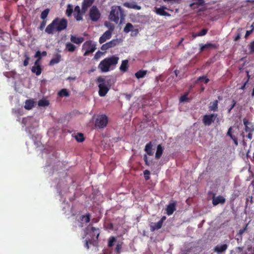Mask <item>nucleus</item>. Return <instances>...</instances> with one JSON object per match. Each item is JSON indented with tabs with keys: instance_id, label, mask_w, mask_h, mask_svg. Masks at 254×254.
<instances>
[{
	"instance_id": "473e14b6",
	"label": "nucleus",
	"mask_w": 254,
	"mask_h": 254,
	"mask_svg": "<svg viewBox=\"0 0 254 254\" xmlns=\"http://www.w3.org/2000/svg\"><path fill=\"white\" fill-rule=\"evenodd\" d=\"M118 42V39H113L109 42L106 43L109 48L114 47Z\"/></svg>"
},
{
	"instance_id": "c9c22d12",
	"label": "nucleus",
	"mask_w": 254,
	"mask_h": 254,
	"mask_svg": "<svg viewBox=\"0 0 254 254\" xmlns=\"http://www.w3.org/2000/svg\"><path fill=\"white\" fill-rule=\"evenodd\" d=\"M73 12L72 6L68 4L65 11V14L67 16H70Z\"/></svg>"
},
{
	"instance_id": "c756f323",
	"label": "nucleus",
	"mask_w": 254,
	"mask_h": 254,
	"mask_svg": "<svg viewBox=\"0 0 254 254\" xmlns=\"http://www.w3.org/2000/svg\"><path fill=\"white\" fill-rule=\"evenodd\" d=\"M75 138L76 141L78 142H82L85 139L83 134L82 133H77V134L75 135Z\"/></svg>"
},
{
	"instance_id": "6ab92c4d",
	"label": "nucleus",
	"mask_w": 254,
	"mask_h": 254,
	"mask_svg": "<svg viewBox=\"0 0 254 254\" xmlns=\"http://www.w3.org/2000/svg\"><path fill=\"white\" fill-rule=\"evenodd\" d=\"M84 38L82 37H77L74 35H71L70 36V41L71 42L76 44H80L84 41Z\"/></svg>"
},
{
	"instance_id": "dca6fc26",
	"label": "nucleus",
	"mask_w": 254,
	"mask_h": 254,
	"mask_svg": "<svg viewBox=\"0 0 254 254\" xmlns=\"http://www.w3.org/2000/svg\"><path fill=\"white\" fill-rule=\"evenodd\" d=\"M61 55L59 53L54 54V58L50 61L49 65L52 66L58 64L61 61Z\"/></svg>"
},
{
	"instance_id": "09e8293b",
	"label": "nucleus",
	"mask_w": 254,
	"mask_h": 254,
	"mask_svg": "<svg viewBox=\"0 0 254 254\" xmlns=\"http://www.w3.org/2000/svg\"><path fill=\"white\" fill-rule=\"evenodd\" d=\"M34 58L41 60L42 58L41 52L39 51H37L34 55Z\"/></svg>"
},
{
	"instance_id": "b1692460",
	"label": "nucleus",
	"mask_w": 254,
	"mask_h": 254,
	"mask_svg": "<svg viewBox=\"0 0 254 254\" xmlns=\"http://www.w3.org/2000/svg\"><path fill=\"white\" fill-rule=\"evenodd\" d=\"M120 69L123 72H126L128 69V61L124 60L122 62V64L120 67Z\"/></svg>"
},
{
	"instance_id": "774afa93",
	"label": "nucleus",
	"mask_w": 254,
	"mask_h": 254,
	"mask_svg": "<svg viewBox=\"0 0 254 254\" xmlns=\"http://www.w3.org/2000/svg\"><path fill=\"white\" fill-rule=\"evenodd\" d=\"M246 228H244V229H241V230L239 231V234L240 235H242V234L244 233V232H245V231L246 230Z\"/></svg>"
},
{
	"instance_id": "c85d7f7f",
	"label": "nucleus",
	"mask_w": 254,
	"mask_h": 254,
	"mask_svg": "<svg viewBox=\"0 0 254 254\" xmlns=\"http://www.w3.org/2000/svg\"><path fill=\"white\" fill-rule=\"evenodd\" d=\"M58 95L61 97H68L69 94L66 89L64 88L58 92Z\"/></svg>"
},
{
	"instance_id": "79ce46f5",
	"label": "nucleus",
	"mask_w": 254,
	"mask_h": 254,
	"mask_svg": "<svg viewBox=\"0 0 254 254\" xmlns=\"http://www.w3.org/2000/svg\"><path fill=\"white\" fill-rule=\"evenodd\" d=\"M164 2H168L169 4H172L173 2L179 3H180V0H163ZM156 1H159L161 2L160 0H155Z\"/></svg>"
},
{
	"instance_id": "13d9d810",
	"label": "nucleus",
	"mask_w": 254,
	"mask_h": 254,
	"mask_svg": "<svg viewBox=\"0 0 254 254\" xmlns=\"http://www.w3.org/2000/svg\"><path fill=\"white\" fill-rule=\"evenodd\" d=\"M234 141L235 144L236 145H238V140H237V138L235 136H234L233 137H231V138Z\"/></svg>"
},
{
	"instance_id": "603ef678",
	"label": "nucleus",
	"mask_w": 254,
	"mask_h": 254,
	"mask_svg": "<svg viewBox=\"0 0 254 254\" xmlns=\"http://www.w3.org/2000/svg\"><path fill=\"white\" fill-rule=\"evenodd\" d=\"M101 52H100V51L97 52L94 55V59H96V60L98 59L101 57Z\"/></svg>"
},
{
	"instance_id": "69168bd1",
	"label": "nucleus",
	"mask_w": 254,
	"mask_h": 254,
	"mask_svg": "<svg viewBox=\"0 0 254 254\" xmlns=\"http://www.w3.org/2000/svg\"><path fill=\"white\" fill-rule=\"evenodd\" d=\"M246 73H247V80L246 82H247L248 83L249 79L251 77V76H250V75L249 74V72L248 71H246Z\"/></svg>"
},
{
	"instance_id": "bb28decb",
	"label": "nucleus",
	"mask_w": 254,
	"mask_h": 254,
	"mask_svg": "<svg viewBox=\"0 0 254 254\" xmlns=\"http://www.w3.org/2000/svg\"><path fill=\"white\" fill-rule=\"evenodd\" d=\"M65 49L69 52H73L76 50V47L73 44L68 42L65 45Z\"/></svg>"
},
{
	"instance_id": "6e6552de",
	"label": "nucleus",
	"mask_w": 254,
	"mask_h": 254,
	"mask_svg": "<svg viewBox=\"0 0 254 254\" xmlns=\"http://www.w3.org/2000/svg\"><path fill=\"white\" fill-rule=\"evenodd\" d=\"M217 117V114H211L210 115H205L203 117L202 122L205 126H210L214 122Z\"/></svg>"
},
{
	"instance_id": "5fc2aeb1",
	"label": "nucleus",
	"mask_w": 254,
	"mask_h": 254,
	"mask_svg": "<svg viewBox=\"0 0 254 254\" xmlns=\"http://www.w3.org/2000/svg\"><path fill=\"white\" fill-rule=\"evenodd\" d=\"M121 246L120 245H119V244H118L116 246V249H115L117 253H120L121 252Z\"/></svg>"
},
{
	"instance_id": "052dcab7",
	"label": "nucleus",
	"mask_w": 254,
	"mask_h": 254,
	"mask_svg": "<svg viewBox=\"0 0 254 254\" xmlns=\"http://www.w3.org/2000/svg\"><path fill=\"white\" fill-rule=\"evenodd\" d=\"M74 11L77 13H81L80 7L78 5L76 6L74 8Z\"/></svg>"
},
{
	"instance_id": "4be33fe9",
	"label": "nucleus",
	"mask_w": 254,
	"mask_h": 254,
	"mask_svg": "<svg viewBox=\"0 0 254 254\" xmlns=\"http://www.w3.org/2000/svg\"><path fill=\"white\" fill-rule=\"evenodd\" d=\"M218 101L216 100L212 102H210L209 106V110L210 111L216 112L218 111Z\"/></svg>"
},
{
	"instance_id": "ddd939ff",
	"label": "nucleus",
	"mask_w": 254,
	"mask_h": 254,
	"mask_svg": "<svg viewBox=\"0 0 254 254\" xmlns=\"http://www.w3.org/2000/svg\"><path fill=\"white\" fill-rule=\"evenodd\" d=\"M123 5L128 8H132L137 10H140L141 9V7L139 5H138L136 4V2L134 1H132L131 2H124L123 4Z\"/></svg>"
},
{
	"instance_id": "4d7b16f0",
	"label": "nucleus",
	"mask_w": 254,
	"mask_h": 254,
	"mask_svg": "<svg viewBox=\"0 0 254 254\" xmlns=\"http://www.w3.org/2000/svg\"><path fill=\"white\" fill-rule=\"evenodd\" d=\"M254 29L250 30H247L245 34V38H247L253 32Z\"/></svg>"
},
{
	"instance_id": "9d476101",
	"label": "nucleus",
	"mask_w": 254,
	"mask_h": 254,
	"mask_svg": "<svg viewBox=\"0 0 254 254\" xmlns=\"http://www.w3.org/2000/svg\"><path fill=\"white\" fill-rule=\"evenodd\" d=\"M228 245L227 244L217 245L213 249V251L218 254L224 253L228 249Z\"/></svg>"
},
{
	"instance_id": "f3484780",
	"label": "nucleus",
	"mask_w": 254,
	"mask_h": 254,
	"mask_svg": "<svg viewBox=\"0 0 254 254\" xmlns=\"http://www.w3.org/2000/svg\"><path fill=\"white\" fill-rule=\"evenodd\" d=\"M153 144L152 142H149L145 145L144 151L146 154L149 156H152L154 154L153 149L152 148Z\"/></svg>"
},
{
	"instance_id": "c03bdc74",
	"label": "nucleus",
	"mask_w": 254,
	"mask_h": 254,
	"mask_svg": "<svg viewBox=\"0 0 254 254\" xmlns=\"http://www.w3.org/2000/svg\"><path fill=\"white\" fill-rule=\"evenodd\" d=\"M74 16L77 21H80L82 20V15L81 13H74Z\"/></svg>"
},
{
	"instance_id": "338daca9",
	"label": "nucleus",
	"mask_w": 254,
	"mask_h": 254,
	"mask_svg": "<svg viewBox=\"0 0 254 254\" xmlns=\"http://www.w3.org/2000/svg\"><path fill=\"white\" fill-rule=\"evenodd\" d=\"M247 83H248L247 82H245L243 84V85L240 88V89H241V90H244Z\"/></svg>"
},
{
	"instance_id": "f8f14e48",
	"label": "nucleus",
	"mask_w": 254,
	"mask_h": 254,
	"mask_svg": "<svg viewBox=\"0 0 254 254\" xmlns=\"http://www.w3.org/2000/svg\"><path fill=\"white\" fill-rule=\"evenodd\" d=\"M100 233V231L99 228H96L94 227H91V230L89 232V235L93 240L96 239L98 240Z\"/></svg>"
},
{
	"instance_id": "3c124183",
	"label": "nucleus",
	"mask_w": 254,
	"mask_h": 254,
	"mask_svg": "<svg viewBox=\"0 0 254 254\" xmlns=\"http://www.w3.org/2000/svg\"><path fill=\"white\" fill-rule=\"evenodd\" d=\"M109 47L108 46V45L107 44V43H105L104 44H103L101 47V50L102 51H106L108 49H109Z\"/></svg>"
},
{
	"instance_id": "f704fd0d",
	"label": "nucleus",
	"mask_w": 254,
	"mask_h": 254,
	"mask_svg": "<svg viewBox=\"0 0 254 254\" xmlns=\"http://www.w3.org/2000/svg\"><path fill=\"white\" fill-rule=\"evenodd\" d=\"M49 105V101L45 99L40 100L38 102V105L41 107L48 106Z\"/></svg>"
},
{
	"instance_id": "a18cd8bd",
	"label": "nucleus",
	"mask_w": 254,
	"mask_h": 254,
	"mask_svg": "<svg viewBox=\"0 0 254 254\" xmlns=\"http://www.w3.org/2000/svg\"><path fill=\"white\" fill-rule=\"evenodd\" d=\"M197 80H198V81L203 80V81H204V82H205V83H207L209 82V79L208 78H207V77H206V76H200V77H199L198 78V79H197Z\"/></svg>"
},
{
	"instance_id": "f03ea898",
	"label": "nucleus",
	"mask_w": 254,
	"mask_h": 254,
	"mask_svg": "<svg viewBox=\"0 0 254 254\" xmlns=\"http://www.w3.org/2000/svg\"><path fill=\"white\" fill-rule=\"evenodd\" d=\"M119 58L115 56L105 58L100 62L98 68L102 72L109 71L112 66H115L118 64Z\"/></svg>"
},
{
	"instance_id": "864d4df0",
	"label": "nucleus",
	"mask_w": 254,
	"mask_h": 254,
	"mask_svg": "<svg viewBox=\"0 0 254 254\" xmlns=\"http://www.w3.org/2000/svg\"><path fill=\"white\" fill-rule=\"evenodd\" d=\"M243 123L246 127H248V126L251 124L249 121L245 118L243 119Z\"/></svg>"
},
{
	"instance_id": "cd10ccee",
	"label": "nucleus",
	"mask_w": 254,
	"mask_h": 254,
	"mask_svg": "<svg viewBox=\"0 0 254 254\" xmlns=\"http://www.w3.org/2000/svg\"><path fill=\"white\" fill-rule=\"evenodd\" d=\"M143 160L145 162V164L146 166H150L154 164V162L152 159L149 160L147 154H144Z\"/></svg>"
},
{
	"instance_id": "4c0bfd02",
	"label": "nucleus",
	"mask_w": 254,
	"mask_h": 254,
	"mask_svg": "<svg viewBox=\"0 0 254 254\" xmlns=\"http://www.w3.org/2000/svg\"><path fill=\"white\" fill-rule=\"evenodd\" d=\"M24 57L25 58V60L23 61V65L24 66H27L28 65L30 58L27 53H25L24 54Z\"/></svg>"
},
{
	"instance_id": "e2e57ef3",
	"label": "nucleus",
	"mask_w": 254,
	"mask_h": 254,
	"mask_svg": "<svg viewBox=\"0 0 254 254\" xmlns=\"http://www.w3.org/2000/svg\"><path fill=\"white\" fill-rule=\"evenodd\" d=\"M40 59H37L36 61L35 62V63H34V66H37V65H40Z\"/></svg>"
},
{
	"instance_id": "e433bc0d",
	"label": "nucleus",
	"mask_w": 254,
	"mask_h": 254,
	"mask_svg": "<svg viewBox=\"0 0 254 254\" xmlns=\"http://www.w3.org/2000/svg\"><path fill=\"white\" fill-rule=\"evenodd\" d=\"M207 31H208V30L207 29L203 28L201 31H200L196 35H193V37L194 38H195L196 36H204L207 33Z\"/></svg>"
},
{
	"instance_id": "bf43d9fd",
	"label": "nucleus",
	"mask_w": 254,
	"mask_h": 254,
	"mask_svg": "<svg viewBox=\"0 0 254 254\" xmlns=\"http://www.w3.org/2000/svg\"><path fill=\"white\" fill-rule=\"evenodd\" d=\"M2 35H8L9 37H10V35L8 33L3 32L1 29H0V37H1Z\"/></svg>"
},
{
	"instance_id": "6e6d98bb",
	"label": "nucleus",
	"mask_w": 254,
	"mask_h": 254,
	"mask_svg": "<svg viewBox=\"0 0 254 254\" xmlns=\"http://www.w3.org/2000/svg\"><path fill=\"white\" fill-rule=\"evenodd\" d=\"M241 34L240 32H238L236 35V36L234 38L235 41H238L241 38Z\"/></svg>"
},
{
	"instance_id": "20e7f679",
	"label": "nucleus",
	"mask_w": 254,
	"mask_h": 254,
	"mask_svg": "<svg viewBox=\"0 0 254 254\" xmlns=\"http://www.w3.org/2000/svg\"><path fill=\"white\" fill-rule=\"evenodd\" d=\"M96 81L99 83V95L100 97L105 96L109 91L111 86L109 85V81H106L104 77L100 76L97 78Z\"/></svg>"
},
{
	"instance_id": "39448f33",
	"label": "nucleus",
	"mask_w": 254,
	"mask_h": 254,
	"mask_svg": "<svg viewBox=\"0 0 254 254\" xmlns=\"http://www.w3.org/2000/svg\"><path fill=\"white\" fill-rule=\"evenodd\" d=\"M96 49V43L92 40L85 42L82 46V50L85 51L84 56H87L89 54L93 53Z\"/></svg>"
},
{
	"instance_id": "7c9ffc66",
	"label": "nucleus",
	"mask_w": 254,
	"mask_h": 254,
	"mask_svg": "<svg viewBox=\"0 0 254 254\" xmlns=\"http://www.w3.org/2000/svg\"><path fill=\"white\" fill-rule=\"evenodd\" d=\"M133 31V25L130 23H127L124 29V31L125 33H128L130 31Z\"/></svg>"
},
{
	"instance_id": "a878e982",
	"label": "nucleus",
	"mask_w": 254,
	"mask_h": 254,
	"mask_svg": "<svg viewBox=\"0 0 254 254\" xmlns=\"http://www.w3.org/2000/svg\"><path fill=\"white\" fill-rule=\"evenodd\" d=\"M31 71L32 72L35 73L36 75H39L42 72V68L40 65L33 66Z\"/></svg>"
},
{
	"instance_id": "ea45409f",
	"label": "nucleus",
	"mask_w": 254,
	"mask_h": 254,
	"mask_svg": "<svg viewBox=\"0 0 254 254\" xmlns=\"http://www.w3.org/2000/svg\"><path fill=\"white\" fill-rule=\"evenodd\" d=\"M116 240L114 237H111L110 238L108 242V246L112 247L114 245V243L116 242Z\"/></svg>"
},
{
	"instance_id": "f257e3e1",
	"label": "nucleus",
	"mask_w": 254,
	"mask_h": 254,
	"mask_svg": "<svg viewBox=\"0 0 254 254\" xmlns=\"http://www.w3.org/2000/svg\"><path fill=\"white\" fill-rule=\"evenodd\" d=\"M67 20L65 18H55L45 29V32L49 34H53L55 32H61L66 29Z\"/></svg>"
},
{
	"instance_id": "0eeeda50",
	"label": "nucleus",
	"mask_w": 254,
	"mask_h": 254,
	"mask_svg": "<svg viewBox=\"0 0 254 254\" xmlns=\"http://www.w3.org/2000/svg\"><path fill=\"white\" fill-rule=\"evenodd\" d=\"M89 16L92 21L96 22L100 19L101 13L96 5L91 7L89 10Z\"/></svg>"
},
{
	"instance_id": "5701e85b",
	"label": "nucleus",
	"mask_w": 254,
	"mask_h": 254,
	"mask_svg": "<svg viewBox=\"0 0 254 254\" xmlns=\"http://www.w3.org/2000/svg\"><path fill=\"white\" fill-rule=\"evenodd\" d=\"M34 106V102L32 100H27L25 102L24 108L27 110L32 109Z\"/></svg>"
},
{
	"instance_id": "49530a36",
	"label": "nucleus",
	"mask_w": 254,
	"mask_h": 254,
	"mask_svg": "<svg viewBox=\"0 0 254 254\" xmlns=\"http://www.w3.org/2000/svg\"><path fill=\"white\" fill-rule=\"evenodd\" d=\"M249 49L251 54L254 53V41L252 42L249 45Z\"/></svg>"
},
{
	"instance_id": "2f4dec72",
	"label": "nucleus",
	"mask_w": 254,
	"mask_h": 254,
	"mask_svg": "<svg viewBox=\"0 0 254 254\" xmlns=\"http://www.w3.org/2000/svg\"><path fill=\"white\" fill-rule=\"evenodd\" d=\"M49 12L50 9L48 8H46L44 10L41 14V18L43 20H46V18L47 17Z\"/></svg>"
},
{
	"instance_id": "72a5a7b5",
	"label": "nucleus",
	"mask_w": 254,
	"mask_h": 254,
	"mask_svg": "<svg viewBox=\"0 0 254 254\" xmlns=\"http://www.w3.org/2000/svg\"><path fill=\"white\" fill-rule=\"evenodd\" d=\"M81 221H84L86 223L89 222L90 220V214L87 213L85 215H82L80 217Z\"/></svg>"
},
{
	"instance_id": "37998d69",
	"label": "nucleus",
	"mask_w": 254,
	"mask_h": 254,
	"mask_svg": "<svg viewBox=\"0 0 254 254\" xmlns=\"http://www.w3.org/2000/svg\"><path fill=\"white\" fill-rule=\"evenodd\" d=\"M150 174V171L148 170H145V171H143V174H144V178H145V180L147 181L150 179V177H149Z\"/></svg>"
},
{
	"instance_id": "1a4fd4ad",
	"label": "nucleus",
	"mask_w": 254,
	"mask_h": 254,
	"mask_svg": "<svg viewBox=\"0 0 254 254\" xmlns=\"http://www.w3.org/2000/svg\"><path fill=\"white\" fill-rule=\"evenodd\" d=\"M165 10L173 11V10L170 8H168L165 6H161L160 7H155V13L160 16H170L171 14L166 12Z\"/></svg>"
},
{
	"instance_id": "680f3d73",
	"label": "nucleus",
	"mask_w": 254,
	"mask_h": 254,
	"mask_svg": "<svg viewBox=\"0 0 254 254\" xmlns=\"http://www.w3.org/2000/svg\"><path fill=\"white\" fill-rule=\"evenodd\" d=\"M236 104V102L235 100H233L232 104L230 106V110H232V109L235 106Z\"/></svg>"
},
{
	"instance_id": "423d86ee",
	"label": "nucleus",
	"mask_w": 254,
	"mask_h": 254,
	"mask_svg": "<svg viewBox=\"0 0 254 254\" xmlns=\"http://www.w3.org/2000/svg\"><path fill=\"white\" fill-rule=\"evenodd\" d=\"M108 122V119L105 115H99L96 119L95 126L99 128H103L106 127Z\"/></svg>"
},
{
	"instance_id": "4468645a",
	"label": "nucleus",
	"mask_w": 254,
	"mask_h": 254,
	"mask_svg": "<svg viewBox=\"0 0 254 254\" xmlns=\"http://www.w3.org/2000/svg\"><path fill=\"white\" fill-rule=\"evenodd\" d=\"M95 0H83L82 2V11L83 13H85L88 9V8L91 6Z\"/></svg>"
},
{
	"instance_id": "7ed1b4c3",
	"label": "nucleus",
	"mask_w": 254,
	"mask_h": 254,
	"mask_svg": "<svg viewBox=\"0 0 254 254\" xmlns=\"http://www.w3.org/2000/svg\"><path fill=\"white\" fill-rule=\"evenodd\" d=\"M125 16L124 10L120 6L114 5L111 7L109 15V19L111 21L117 24L120 19V23L122 24L125 20Z\"/></svg>"
},
{
	"instance_id": "412c9836",
	"label": "nucleus",
	"mask_w": 254,
	"mask_h": 254,
	"mask_svg": "<svg viewBox=\"0 0 254 254\" xmlns=\"http://www.w3.org/2000/svg\"><path fill=\"white\" fill-rule=\"evenodd\" d=\"M164 148L161 145V144H158L157 146V150L155 153V159H159L161 157L163 152Z\"/></svg>"
},
{
	"instance_id": "9b49d317",
	"label": "nucleus",
	"mask_w": 254,
	"mask_h": 254,
	"mask_svg": "<svg viewBox=\"0 0 254 254\" xmlns=\"http://www.w3.org/2000/svg\"><path fill=\"white\" fill-rule=\"evenodd\" d=\"M225 201L226 199L223 196L219 195L215 197V194H213V196L212 197V204L214 206H216L219 204H224L225 202Z\"/></svg>"
},
{
	"instance_id": "a19ab883",
	"label": "nucleus",
	"mask_w": 254,
	"mask_h": 254,
	"mask_svg": "<svg viewBox=\"0 0 254 254\" xmlns=\"http://www.w3.org/2000/svg\"><path fill=\"white\" fill-rule=\"evenodd\" d=\"M188 93H186L184 95L182 96L180 98V102H184L185 101H188L189 100V98H188Z\"/></svg>"
},
{
	"instance_id": "8fccbe9b",
	"label": "nucleus",
	"mask_w": 254,
	"mask_h": 254,
	"mask_svg": "<svg viewBox=\"0 0 254 254\" xmlns=\"http://www.w3.org/2000/svg\"><path fill=\"white\" fill-rule=\"evenodd\" d=\"M232 127H229L228 129V130L227 133V135L229 136H230L231 138L233 137L234 135H233L232 133Z\"/></svg>"
},
{
	"instance_id": "aec40b11",
	"label": "nucleus",
	"mask_w": 254,
	"mask_h": 254,
	"mask_svg": "<svg viewBox=\"0 0 254 254\" xmlns=\"http://www.w3.org/2000/svg\"><path fill=\"white\" fill-rule=\"evenodd\" d=\"M210 48H216V46L214 44L212 43H207L204 45H200V52H202V51L210 49Z\"/></svg>"
},
{
	"instance_id": "58836bf2",
	"label": "nucleus",
	"mask_w": 254,
	"mask_h": 254,
	"mask_svg": "<svg viewBox=\"0 0 254 254\" xmlns=\"http://www.w3.org/2000/svg\"><path fill=\"white\" fill-rule=\"evenodd\" d=\"M163 224L159 221L154 224V225L152 227L153 230H158L160 229L162 226Z\"/></svg>"
},
{
	"instance_id": "a211bd4d",
	"label": "nucleus",
	"mask_w": 254,
	"mask_h": 254,
	"mask_svg": "<svg viewBox=\"0 0 254 254\" xmlns=\"http://www.w3.org/2000/svg\"><path fill=\"white\" fill-rule=\"evenodd\" d=\"M176 203L173 202L172 203H170L169 205H167L166 208L167 215H171L173 213V212L176 210Z\"/></svg>"
},
{
	"instance_id": "de8ad7c7",
	"label": "nucleus",
	"mask_w": 254,
	"mask_h": 254,
	"mask_svg": "<svg viewBox=\"0 0 254 254\" xmlns=\"http://www.w3.org/2000/svg\"><path fill=\"white\" fill-rule=\"evenodd\" d=\"M46 22H47V20H43L41 22V24H40V26L39 27V29L40 30H43L46 25Z\"/></svg>"
},
{
	"instance_id": "0e129e2a",
	"label": "nucleus",
	"mask_w": 254,
	"mask_h": 254,
	"mask_svg": "<svg viewBox=\"0 0 254 254\" xmlns=\"http://www.w3.org/2000/svg\"><path fill=\"white\" fill-rule=\"evenodd\" d=\"M85 241H86V242L84 244V247L87 249H89V245H88V242H89V241H90V240H86Z\"/></svg>"
},
{
	"instance_id": "2eb2a0df",
	"label": "nucleus",
	"mask_w": 254,
	"mask_h": 254,
	"mask_svg": "<svg viewBox=\"0 0 254 254\" xmlns=\"http://www.w3.org/2000/svg\"><path fill=\"white\" fill-rule=\"evenodd\" d=\"M111 36V31L110 30H107L100 37L99 42L100 44H102L107 40L110 39Z\"/></svg>"
},
{
	"instance_id": "393cba45",
	"label": "nucleus",
	"mask_w": 254,
	"mask_h": 254,
	"mask_svg": "<svg viewBox=\"0 0 254 254\" xmlns=\"http://www.w3.org/2000/svg\"><path fill=\"white\" fill-rule=\"evenodd\" d=\"M147 74V70H139L135 73V76L136 78L139 79L143 78Z\"/></svg>"
}]
</instances>
